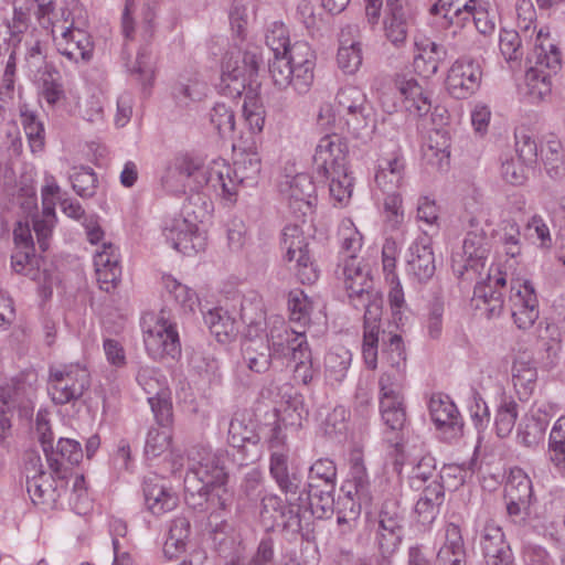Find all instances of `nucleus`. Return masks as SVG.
<instances>
[{
  "mask_svg": "<svg viewBox=\"0 0 565 565\" xmlns=\"http://www.w3.org/2000/svg\"><path fill=\"white\" fill-rule=\"evenodd\" d=\"M348 40H343V32L340 38V46L338 49L337 62L338 66L345 74H354L362 64V50L359 42L347 44Z\"/></svg>",
  "mask_w": 565,
  "mask_h": 565,
  "instance_id": "56",
  "label": "nucleus"
},
{
  "mask_svg": "<svg viewBox=\"0 0 565 565\" xmlns=\"http://www.w3.org/2000/svg\"><path fill=\"white\" fill-rule=\"evenodd\" d=\"M263 63L262 49L256 45L247 46L241 58L224 61L217 85L220 93L233 99L241 97L256 82Z\"/></svg>",
  "mask_w": 565,
  "mask_h": 565,
  "instance_id": "7",
  "label": "nucleus"
},
{
  "mask_svg": "<svg viewBox=\"0 0 565 565\" xmlns=\"http://www.w3.org/2000/svg\"><path fill=\"white\" fill-rule=\"evenodd\" d=\"M70 181L73 190L81 198L87 199L95 195L98 179L93 168L86 166L74 167L70 174Z\"/></svg>",
  "mask_w": 565,
  "mask_h": 565,
  "instance_id": "54",
  "label": "nucleus"
},
{
  "mask_svg": "<svg viewBox=\"0 0 565 565\" xmlns=\"http://www.w3.org/2000/svg\"><path fill=\"white\" fill-rule=\"evenodd\" d=\"M480 65L470 57H461L455 61L448 71L446 88L456 99H466L480 86Z\"/></svg>",
  "mask_w": 565,
  "mask_h": 565,
  "instance_id": "20",
  "label": "nucleus"
},
{
  "mask_svg": "<svg viewBox=\"0 0 565 565\" xmlns=\"http://www.w3.org/2000/svg\"><path fill=\"white\" fill-rule=\"evenodd\" d=\"M364 306L353 307L364 310V334L362 353L369 369H376L379 354L380 322L383 312V299L381 295L364 298Z\"/></svg>",
  "mask_w": 565,
  "mask_h": 565,
  "instance_id": "19",
  "label": "nucleus"
},
{
  "mask_svg": "<svg viewBox=\"0 0 565 565\" xmlns=\"http://www.w3.org/2000/svg\"><path fill=\"white\" fill-rule=\"evenodd\" d=\"M190 458L192 465L186 476L196 477L200 482L210 487L227 483L228 473L221 452H213L211 449L202 447L200 450L192 451Z\"/></svg>",
  "mask_w": 565,
  "mask_h": 565,
  "instance_id": "24",
  "label": "nucleus"
},
{
  "mask_svg": "<svg viewBox=\"0 0 565 565\" xmlns=\"http://www.w3.org/2000/svg\"><path fill=\"white\" fill-rule=\"evenodd\" d=\"M310 237L306 236L302 227L287 224L281 233V247L286 250L285 260L295 262L296 276L303 285H311L319 278L320 270L311 257Z\"/></svg>",
  "mask_w": 565,
  "mask_h": 565,
  "instance_id": "10",
  "label": "nucleus"
},
{
  "mask_svg": "<svg viewBox=\"0 0 565 565\" xmlns=\"http://www.w3.org/2000/svg\"><path fill=\"white\" fill-rule=\"evenodd\" d=\"M309 411L305 404L303 395L295 393L285 402L281 411L277 413V418L282 423L285 428L298 429L307 420Z\"/></svg>",
  "mask_w": 565,
  "mask_h": 565,
  "instance_id": "45",
  "label": "nucleus"
},
{
  "mask_svg": "<svg viewBox=\"0 0 565 565\" xmlns=\"http://www.w3.org/2000/svg\"><path fill=\"white\" fill-rule=\"evenodd\" d=\"M437 565H465L466 548L460 527L449 523L446 527L445 543L436 556Z\"/></svg>",
  "mask_w": 565,
  "mask_h": 565,
  "instance_id": "35",
  "label": "nucleus"
},
{
  "mask_svg": "<svg viewBox=\"0 0 565 565\" xmlns=\"http://www.w3.org/2000/svg\"><path fill=\"white\" fill-rule=\"evenodd\" d=\"M204 323L209 327L212 334L221 343H226L234 339L238 333V321L235 312L216 307L204 315Z\"/></svg>",
  "mask_w": 565,
  "mask_h": 565,
  "instance_id": "33",
  "label": "nucleus"
},
{
  "mask_svg": "<svg viewBox=\"0 0 565 565\" xmlns=\"http://www.w3.org/2000/svg\"><path fill=\"white\" fill-rule=\"evenodd\" d=\"M550 460L556 470L565 477V417L554 424L548 438Z\"/></svg>",
  "mask_w": 565,
  "mask_h": 565,
  "instance_id": "47",
  "label": "nucleus"
},
{
  "mask_svg": "<svg viewBox=\"0 0 565 565\" xmlns=\"http://www.w3.org/2000/svg\"><path fill=\"white\" fill-rule=\"evenodd\" d=\"M348 132L355 139L366 141L376 130L375 120L365 105L340 116Z\"/></svg>",
  "mask_w": 565,
  "mask_h": 565,
  "instance_id": "39",
  "label": "nucleus"
},
{
  "mask_svg": "<svg viewBox=\"0 0 565 565\" xmlns=\"http://www.w3.org/2000/svg\"><path fill=\"white\" fill-rule=\"evenodd\" d=\"M94 265L100 288L109 291L121 276L117 247L111 243H104L102 250L94 255Z\"/></svg>",
  "mask_w": 565,
  "mask_h": 565,
  "instance_id": "29",
  "label": "nucleus"
},
{
  "mask_svg": "<svg viewBox=\"0 0 565 565\" xmlns=\"http://www.w3.org/2000/svg\"><path fill=\"white\" fill-rule=\"evenodd\" d=\"M337 486V466L330 458H319L309 468L305 486Z\"/></svg>",
  "mask_w": 565,
  "mask_h": 565,
  "instance_id": "52",
  "label": "nucleus"
},
{
  "mask_svg": "<svg viewBox=\"0 0 565 565\" xmlns=\"http://www.w3.org/2000/svg\"><path fill=\"white\" fill-rule=\"evenodd\" d=\"M302 507L297 501V495H289L282 499L278 494L270 493L263 498L259 514L263 521H271V527L299 532L302 529Z\"/></svg>",
  "mask_w": 565,
  "mask_h": 565,
  "instance_id": "15",
  "label": "nucleus"
},
{
  "mask_svg": "<svg viewBox=\"0 0 565 565\" xmlns=\"http://www.w3.org/2000/svg\"><path fill=\"white\" fill-rule=\"evenodd\" d=\"M209 491L210 486L200 482L196 477L185 475L184 501L189 508L199 512H207Z\"/></svg>",
  "mask_w": 565,
  "mask_h": 565,
  "instance_id": "50",
  "label": "nucleus"
},
{
  "mask_svg": "<svg viewBox=\"0 0 565 565\" xmlns=\"http://www.w3.org/2000/svg\"><path fill=\"white\" fill-rule=\"evenodd\" d=\"M337 486H305L297 497L302 504V512H310L318 520L330 519L334 513V494Z\"/></svg>",
  "mask_w": 565,
  "mask_h": 565,
  "instance_id": "28",
  "label": "nucleus"
},
{
  "mask_svg": "<svg viewBox=\"0 0 565 565\" xmlns=\"http://www.w3.org/2000/svg\"><path fill=\"white\" fill-rule=\"evenodd\" d=\"M317 179L320 182H329L330 195L339 203L344 202L352 194L353 179L349 175L348 169L328 177H317Z\"/></svg>",
  "mask_w": 565,
  "mask_h": 565,
  "instance_id": "64",
  "label": "nucleus"
},
{
  "mask_svg": "<svg viewBox=\"0 0 565 565\" xmlns=\"http://www.w3.org/2000/svg\"><path fill=\"white\" fill-rule=\"evenodd\" d=\"M265 477L259 468H250L246 471L239 481L237 489L238 501H244L248 504H256L263 498H266Z\"/></svg>",
  "mask_w": 565,
  "mask_h": 565,
  "instance_id": "38",
  "label": "nucleus"
},
{
  "mask_svg": "<svg viewBox=\"0 0 565 565\" xmlns=\"http://www.w3.org/2000/svg\"><path fill=\"white\" fill-rule=\"evenodd\" d=\"M288 309L290 320L305 326L310 321L312 301L303 290L292 289L288 294Z\"/></svg>",
  "mask_w": 565,
  "mask_h": 565,
  "instance_id": "59",
  "label": "nucleus"
},
{
  "mask_svg": "<svg viewBox=\"0 0 565 565\" xmlns=\"http://www.w3.org/2000/svg\"><path fill=\"white\" fill-rule=\"evenodd\" d=\"M260 439L254 423H245L237 417L230 422L227 440L241 456L239 466H246L260 457Z\"/></svg>",
  "mask_w": 565,
  "mask_h": 565,
  "instance_id": "23",
  "label": "nucleus"
},
{
  "mask_svg": "<svg viewBox=\"0 0 565 565\" xmlns=\"http://www.w3.org/2000/svg\"><path fill=\"white\" fill-rule=\"evenodd\" d=\"M394 88V108L416 118L418 125L425 129L430 122L429 129L439 134L440 128L448 121V110L440 105L433 106L430 93L425 90L412 75L396 74Z\"/></svg>",
  "mask_w": 565,
  "mask_h": 565,
  "instance_id": "5",
  "label": "nucleus"
},
{
  "mask_svg": "<svg viewBox=\"0 0 565 565\" xmlns=\"http://www.w3.org/2000/svg\"><path fill=\"white\" fill-rule=\"evenodd\" d=\"M462 252L460 260L454 259V271L458 277L463 278L467 275V279L472 280L481 275L489 254L486 233L479 227L476 217L469 220V231L463 239Z\"/></svg>",
  "mask_w": 565,
  "mask_h": 565,
  "instance_id": "13",
  "label": "nucleus"
},
{
  "mask_svg": "<svg viewBox=\"0 0 565 565\" xmlns=\"http://www.w3.org/2000/svg\"><path fill=\"white\" fill-rule=\"evenodd\" d=\"M145 348L153 360L177 359L181 355V342L177 323L161 310L152 329L145 331Z\"/></svg>",
  "mask_w": 565,
  "mask_h": 565,
  "instance_id": "14",
  "label": "nucleus"
},
{
  "mask_svg": "<svg viewBox=\"0 0 565 565\" xmlns=\"http://www.w3.org/2000/svg\"><path fill=\"white\" fill-rule=\"evenodd\" d=\"M349 148L345 139L338 134L323 136L316 147L313 167L317 177L344 171L348 163Z\"/></svg>",
  "mask_w": 565,
  "mask_h": 565,
  "instance_id": "17",
  "label": "nucleus"
},
{
  "mask_svg": "<svg viewBox=\"0 0 565 565\" xmlns=\"http://www.w3.org/2000/svg\"><path fill=\"white\" fill-rule=\"evenodd\" d=\"M162 234L167 243L183 255L191 256L204 249V238L196 224L182 216L167 220Z\"/></svg>",
  "mask_w": 565,
  "mask_h": 565,
  "instance_id": "21",
  "label": "nucleus"
},
{
  "mask_svg": "<svg viewBox=\"0 0 565 565\" xmlns=\"http://www.w3.org/2000/svg\"><path fill=\"white\" fill-rule=\"evenodd\" d=\"M263 337V334L260 335ZM242 345L244 364L254 373H265L274 366L270 349L263 338L245 337Z\"/></svg>",
  "mask_w": 565,
  "mask_h": 565,
  "instance_id": "34",
  "label": "nucleus"
},
{
  "mask_svg": "<svg viewBox=\"0 0 565 565\" xmlns=\"http://www.w3.org/2000/svg\"><path fill=\"white\" fill-rule=\"evenodd\" d=\"M191 533V522L184 515L175 516L169 526L168 537L163 545V552L169 557H175L186 548Z\"/></svg>",
  "mask_w": 565,
  "mask_h": 565,
  "instance_id": "43",
  "label": "nucleus"
},
{
  "mask_svg": "<svg viewBox=\"0 0 565 565\" xmlns=\"http://www.w3.org/2000/svg\"><path fill=\"white\" fill-rule=\"evenodd\" d=\"M162 280L167 292L184 311H194V308L199 305V297L193 289L181 284L170 275L163 276Z\"/></svg>",
  "mask_w": 565,
  "mask_h": 565,
  "instance_id": "55",
  "label": "nucleus"
},
{
  "mask_svg": "<svg viewBox=\"0 0 565 565\" xmlns=\"http://www.w3.org/2000/svg\"><path fill=\"white\" fill-rule=\"evenodd\" d=\"M3 3L13 4V17L11 21L7 22V34L9 35V42H4L7 51L10 46H19L22 41L23 33L29 28L30 13L29 8L22 6H15V0H2Z\"/></svg>",
  "mask_w": 565,
  "mask_h": 565,
  "instance_id": "49",
  "label": "nucleus"
},
{
  "mask_svg": "<svg viewBox=\"0 0 565 565\" xmlns=\"http://www.w3.org/2000/svg\"><path fill=\"white\" fill-rule=\"evenodd\" d=\"M352 353L342 345L332 347L324 356L326 376L329 381L341 383L351 366Z\"/></svg>",
  "mask_w": 565,
  "mask_h": 565,
  "instance_id": "44",
  "label": "nucleus"
},
{
  "mask_svg": "<svg viewBox=\"0 0 565 565\" xmlns=\"http://www.w3.org/2000/svg\"><path fill=\"white\" fill-rule=\"evenodd\" d=\"M315 66V51L307 42L298 41L285 54L268 62V72L279 89L292 87L297 94L303 95L312 86Z\"/></svg>",
  "mask_w": 565,
  "mask_h": 565,
  "instance_id": "4",
  "label": "nucleus"
},
{
  "mask_svg": "<svg viewBox=\"0 0 565 565\" xmlns=\"http://www.w3.org/2000/svg\"><path fill=\"white\" fill-rule=\"evenodd\" d=\"M409 319V309L399 280L391 271V323L404 327Z\"/></svg>",
  "mask_w": 565,
  "mask_h": 565,
  "instance_id": "57",
  "label": "nucleus"
},
{
  "mask_svg": "<svg viewBox=\"0 0 565 565\" xmlns=\"http://www.w3.org/2000/svg\"><path fill=\"white\" fill-rule=\"evenodd\" d=\"M547 426V416L540 409L525 415L518 426V441L529 448L537 446L544 439Z\"/></svg>",
  "mask_w": 565,
  "mask_h": 565,
  "instance_id": "36",
  "label": "nucleus"
},
{
  "mask_svg": "<svg viewBox=\"0 0 565 565\" xmlns=\"http://www.w3.org/2000/svg\"><path fill=\"white\" fill-rule=\"evenodd\" d=\"M21 122L28 138L32 152L41 151L44 148V125L33 111H22Z\"/></svg>",
  "mask_w": 565,
  "mask_h": 565,
  "instance_id": "60",
  "label": "nucleus"
},
{
  "mask_svg": "<svg viewBox=\"0 0 565 565\" xmlns=\"http://www.w3.org/2000/svg\"><path fill=\"white\" fill-rule=\"evenodd\" d=\"M217 161L213 162L211 168L206 167L201 157L189 153L180 154L174 158L167 175L163 178V184L170 186V180L175 178L182 191L186 189L199 192L204 186L212 189L220 195L218 184L216 183Z\"/></svg>",
  "mask_w": 565,
  "mask_h": 565,
  "instance_id": "9",
  "label": "nucleus"
},
{
  "mask_svg": "<svg viewBox=\"0 0 565 565\" xmlns=\"http://www.w3.org/2000/svg\"><path fill=\"white\" fill-rule=\"evenodd\" d=\"M428 408L433 423L445 440L451 441L462 435L463 422L456 404L448 395L433 394Z\"/></svg>",
  "mask_w": 565,
  "mask_h": 565,
  "instance_id": "22",
  "label": "nucleus"
},
{
  "mask_svg": "<svg viewBox=\"0 0 565 565\" xmlns=\"http://www.w3.org/2000/svg\"><path fill=\"white\" fill-rule=\"evenodd\" d=\"M532 64L525 73L524 95L532 104L545 100L552 92V75L557 74L562 66V53L553 43L548 33L541 29L537 32L533 54L529 57Z\"/></svg>",
  "mask_w": 565,
  "mask_h": 565,
  "instance_id": "6",
  "label": "nucleus"
},
{
  "mask_svg": "<svg viewBox=\"0 0 565 565\" xmlns=\"http://www.w3.org/2000/svg\"><path fill=\"white\" fill-rule=\"evenodd\" d=\"M541 157L550 178L561 179L564 175V153L562 143L558 140H548L541 148Z\"/></svg>",
  "mask_w": 565,
  "mask_h": 565,
  "instance_id": "51",
  "label": "nucleus"
},
{
  "mask_svg": "<svg viewBox=\"0 0 565 565\" xmlns=\"http://www.w3.org/2000/svg\"><path fill=\"white\" fill-rule=\"evenodd\" d=\"M269 476L285 497L297 495L305 487L306 469L290 452L269 454Z\"/></svg>",
  "mask_w": 565,
  "mask_h": 565,
  "instance_id": "16",
  "label": "nucleus"
},
{
  "mask_svg": "<svg viewBox=\"0 0 565 565\" xmlns=\"http://www.w3.org/2000/svg\"><path fill=\"white\" fill-rule=\"evenodd\" d=\"M234 312L236 315L235 310ZM237 315L239 320L246 324L245 337L260 338L266 331V312L262 298L256 294L241 298Z\"/></svg>",
  "mask_w": 565,
  "mask_h": 565,
  "instance_id": "31",
  "label": "nucleus"
},
{
  "mask_svg": "<svg viewBox=\"0 0 565 565\" xmlns=\"http://www.w3.org/2000/svg\"><path fill=\"white\" fill-rule=\"evenodd\" d=\"M82 445L71 438H60L53 448L52 458L56 460V465L49 466L52 475L58 479H67L68 468L78 465L83 459Z\"/></svg>",
  "mask_w": 565,
  "mask_h": 565,
  "instance_id": "32",
  "label": "nucleus"
},
{
  "mask_svg": "<svg viewBox=\"0 0 565 565\" xmlns=\"http://www.w3.org/2000/svg\"><path fill=\"white\" fill-rule=\"evenodd\" d=\"M341 248L334 275L342 281L352 307L364 306V298L380 295L373 288L370 269L358 258L362 248V234L354 226H347L339 233Z\"/></svg>",
  "mask_w": 565,
  "mask_h": 565,
  "instance_id": "3",
  "label": "nucleus"
},
{
  "mask_svg": "<svg viewBox=\"0 0 565 565\" xmlns=\"http://www.w3.org/2000/svg\"><path fill=\"white\" fill-rule=\"evenodd\" d=\"M41 81V95L49 105L54 106L65 97L62 76L53 64H45Z\"/></svg>",
  "mask_w": 565,
  "mask_h": 565,
  "instance_id": "46",
  "label": "nucleus"
},
{
  "mask_svg": "<svg viewBox=\"0 0 565 565\" xmlns=\"http://www.w3.org/2000/svg\"><path fill=\"white\" fill-rule=\"evenodd\" d=\"M414 45L418 52L414 57L415 68L425 77L435 75L439 65L447 58L446 46L429 39L415 40Z\"/></svg>",
  "mask_w": 565,
  "mask_h": 565,
  "instance_id": "30",
  "label": "nucleus"
},
{
  "mask_svg": "<svg viewBox=\"0 0 565 565\" xmlns=\"http://www.w3.org/2000/svg\"><path fill=\"white\" fill-rule=\"evenodd\" d=\"M504 498H512L516 501H531L533 499V487L530 477L520 468L510 471L504 487Z\"/></svg>",
  "mask_w": 565,
  "mask_h": 565,
  "instance_id": "48",
  "label": "nucleus"
},
{
  "mask_svg": "<svg viewBox=\"0 0 565 565\" xmlns=\"http://www.w3.org/2000/svg\"><path fill=\"white\" fill-rule=\"evenodd\" d=\"M518 416L519 404L514 397L505 393L500 394L494 417V427L498 437L505 438L511 434Z\"/></svg>",
  "mask_w": 565,
  "mask_h": 565,
  "instance_id": "40",
  "label": "nucleus"
},
{
  "mask_svg": "<svg viewBox=\"0 0 565 565\" xmlns=\"http://www.w3.org/2000/svg\"><path fill=\"white\" fill-rule=\"evenodd\" d=\"M510 285L509 307L513 323L519 330L531 329L540 317L535 288L513 268V264H492L486 278L473 288V298L481 301L488 319L499 318L504 309V290ZM481 308L480 303L477 305Z\"/></svg>",
  "mask_w": 565,
  "mask_h": 565,
  "instance_id": "2",
  "label": "nucleus"
},
{
  "mask_svg": "<svg viewBox=\"0 0 565 565\" xmlns=\"http://www.w3.org/2000/svg\"><path fill=\"white\" fill-rule=\"evenodd\" d=\"M89 385V373L79 364L50 369L47 392L55 405L79 399Z\"/></svg>",
  "mask_w": 565,
  "mask_h": 565,
  "instance_id": "11",
  "label": "nucleus"
},
{
  "mask_svg": "<svg viewBox=\"0 0 565 565\" xmlns=\"http://www.w3.org/2000/svg\"><path fill=\"white\" fill-rule=\"evenodd\" d=\"M44 258L35 254L34 250L28 249H13L11 254V268L12 270L31 280L40 281L42 275H45V269L42 268Z\"/></svg>",
  "mask_w": 565,
  "mask_h": 565,
  "instance_id": "37",
  "label": "nucleus"
},
{
  "mask_svg": "<svg viewBox=\"0 0 565 565\" xmlns=\"http://www.w3.org/2000/svg\"><path fill=\"white\" fill-rule=\"evenodd\" d=\"M210 122L224 138L235 129V111L225 103H216L210 111Z\"/></svg>",
  "mask_w": 565,
  "mask_h": 565,
  "instance_id": "61",
  "label": "nucleus"
},
{
  "mask_svg": "<svg viewBox=\"0 0 565 565\" xmlns=\"http://www.w3.org/2000/svg\"><path fill=\"white\" fill-rule=\"evenodd\" d=\"M262 169L258 152L252 148L244 149L231 166L224 160L217 161L216 181L220 196L230 203L236 202L238 186H253L257 183Z\"/></svg>",
  "mask_w": 565,
  "mask_h": 565,
  "instance_id": "8",
  "label": "nucleus"
},
{
  "mask_svg": "<svg viewBox=\"0 0 565 565\" xmlns=\"http://www.w3.org/2000/svg\"><path fill=\"white\" fill-rule=\"evenodd\" d=\"M526 166L519 158H515L512 153H504L501 158L500 173L502 179L511 185H522L525 183Z\"/></svg>",
  "mask_w": 565,
  "mask_h": 565,
  "instance_id": "63",
  "label": "nucleus"
},
{
  "mask_svg": "<svg viewBox=\"0 0 565 565\" xmlns=\"http://www.w3.org/2000/svg\"><path fill=\"white\" fill-rule=\"evenodd\" d=\"M316 186L311 177L306 173L296 174L290 181L285 193L288 209L297 221L305 222V217L312 212L317 200Z\"/></svg>",
  "mask_w": 565,
  "mask_h": 565,
  "instance_id": "26",
  "label": "nucleus"
},
{
  "mask_svg": "<svg viewBox=\"0 0 565 565\" xmlns=\"http://www.w3.org/2000/svg\"><path fill=\"white\" fill-rule=\"evenodd\" d=\"M266 344L270 349L274 360V367L282 370L292 365V361L299 355L305 358L306 349L309 347L305 332H297L289 329L284 321L274 326L265 333Z\"/></svg>",
  "mask_w": 565,
  "mask_h": 565,
  "instance_id": "12",
  "label": "nucleus"
},
{
  "mask_svg": "<svg viewBox=\"0 0 565 565\" xmlns=\"http://www.w3.org/2000/svg\"><path fill=\"white\" fill-rule=\"evenodd\" d=\"M406 263L408 274L420 282H425L434 276L436 265L430 236L424 234L412 243L407 252Z\"/></svg>",
  "mask_w": 565,
  "mask_h": 565,
  "instance_id": "27",
  "label": "nucleus"
},
{
  "mask_svg": "<svg viewBox=\"0 0 565 565\" xmlns=\"http://www.w3.org/2000/svg\"><path fill=\"white\" fill-rule=\"evenodd\" d=\"M148 403L153 413L156 423L164 430H169L173 423V407L170 392L158 391L154 395L148 396Z\"/></svg>",
  "mask_w": 565,
  "mask_h": 565,
  "instance_id": "53",
  "label": "nucleus"
},
{
  "mask_svg": "<svg viewBox=\"0 0 565 565\" xmlns=\"http://www.w3.org/2000/svg\"><path fill=\"white\" fill-rule=\"evenodd\" d=\"M406 345L401 334H391V446L394 447V470L408 479L409 487L420 490L428 480L440 477L436 460L424 455L423 443L407 419L404 396L399 388L406 379Z\"/></svg>",
  "mask_w": 565,
  "mask_h": 565,
  "instance_id": "1",
  "label": "nucleus"
},
{
  "mask_svg": "<svg viewBox=\"0 0 565 565\" xmlns=\"http://www.w3.org/2000/svg\"><path fill=\"white\" fill-rule=\"evenodd\" d=\"M386 515L387 513L382 509L377 519H367L369 540L372 548L376 552L372 554V558L376 565H388L387 548H386Z\"/></svg>",
  "mask_w": 565,
  "mask_h": 565,
  "instance_id": "42",
  "label": "nucleus"
},
{
  "mask_svg": "<svg viewBox=\"0 0 565 565\" xmlns=\"http://www.w3.org/2000/svg\"><path fill=\"white\" fill-rule=\"evenodd\" d=\"M141 488L145 508L152 515L160 516L178 507L179 497L164 477L151 472L143 477Z\"/></svg>",
  "mask_w": 565,
  "mask_h": 565,
  "instance_id": "18",
  "label": "nucleus"
},
{
  "mask_svg": "<svg viewBox=\"0 0 565 565\" xmlns=\"http://www.w3.org/2000/svg\"><path fill=\"white\" fill-rule=\"evenodd\" d=\"M415 24V11L407 0L391 1V29L408 34Z\"/></svg>",
  "mask_w": 565,
  "mask_h": 565,
  "instance_id": "58",
  "label": "nucleus"
},
{
  "mask_svg": "<svg viewBox=\"0 0 565 565\" xmlns=\"http://www.w3.org/2000/svg\"><path fill=\"white\" fill-rule=\"evenodd\" d=\"M227 483L214 484L209 491V510L211 518H221L228 513L233 504V493L227 489Z\"/></svg>",
  "mask_w": 565,
  "mask_h": 565,
  "instance_id": "62",
  "label": "nucleus"
},
{
  "mask_svg": "<svg viewBox=\"0 0 565 565\" xmlns=\"http://www.w3.org/2000/svg\"><path fill=\"white\" fill-rule=\"evenodd\" d=\"M56 49L61 55L74 64L88 63L94 55L92 36L81 26L75 25L74 20L62 33V39L56 42Z\"/></svg>",
  "mask_w": 565,
  "mask_h": 565,
  "instance_id": "25",
  "label": "nucleus"
},
{
  "mask_svg": "<svg viewBox=\"0 0 565 565\" xmlns=\"http://www.w3.org/2000/svg\"><path fill=\"white\" fill-rule=\"evenodd\" d=\"M476 541L480 551L498 546L504 548L509 544L500 524L490 516L476 520Z\"/></svg>",
  "mask_w": 565,
  "mask_h": 565,
  "instance_id": "41",
  "label": "nucleus"
}]
</instances>
